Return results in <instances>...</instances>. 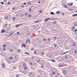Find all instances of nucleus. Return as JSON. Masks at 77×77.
<instances>
[{
    "instance_id": "1",
    "label": "nucleus",
    "mask_w": 77,
    "mask_h": 77,
    "mask_svg": "<svg viewBox=\"0 0 77 77\" xmlns=\"http://www.w3.org/2000/svg\"><path fill=\"white\" fill-rule=\"evenodd\" d=\"M42 21V20H38L34 22V24H36V23H39V22H41Z\"/></svg>"
},
{
    "instance_id": "2",
    "label": "nucleus",
    "mask_w": 77,
    "mask_h": 77,
    "mask_svg": "<svg viewBox=\"0 0 77 77\" xmlns=\"http://www.w3.org/2000/svg\"><path fill=\"white\" fill-rule=\"evenodd\" d=\"M21 46L22 47H24L25 48L26 47V45L24 44V43H23L21 44Z\"/></svg>"
},
{
    "instance_id": "3",
    "label": "nucleus",
    "mask_w": 77,
    "mask_h": 77,
    "mask_svg": "<svg viewBox=\"0 0 77 77\" xmlns=\"http://www.w3.org/2000/svg\"><path fill=\"white\" fill-rule=\"evenodd\" d=\"M2 68H4L6 67V66L5 65V63H3L2 64Z\"/></svg>"
},
{
    "instance_id": "4",
    "label": "nucleus",
    "mask_w": 77,
    "mask_h": 77,
    "mask_svg": "<svg viewBox=\"0 0 77 77\" xmlns=\"http://www.w3.org/2000/svg\"><path fill=\"white\" fill-rule=\"evenodd\" d=\"M49 61H51L52 62H56V60H51V59H49Z\"/></svg>"
},
{
    "instance_id": "5",
    "label": "nucleus",
    "mask_w": 77,
    "mask_h": 77,
    "mask_svg": "<svg viewBox=\"0 0 77 77\" xmlns=\"http://www.w3.org/2000/svg\"><path fill=\"white\" fill-rule=\"evenodd\" d=\"M68 5L70 6H72V5H73V3H69L68 4Z\"/></svg>"
},
{
    "instance_id": "6",
    "label": "nucleus",
    "mask_w": 77,
    "mask_h": 77,
    "mask_svg": "<svg viewBox=\"0 0 77 77\" xmlns=\"http://www.w3.org/2000/svg\"><path fill=\"white\" fill-rule=\"evenodd\" d=\"M48 18L47 19H45L44 20V22H46V21L47 22H48Z\"/></svg>"
},
{
    "instance_id": "7",
    "label": "nucleus",
    "mask_w": 77,
    "mask_h": 77,
    "mask_svg": "<svg viewBox=\"0 0 77 77\" xmlns=\"http://www.w3.org/2000/svg\"><path fill=\"white\" fill-rule=\"evenodd\" d=\"M24 53L25 54H27V55H29L30 54L28 52H25Z\"/></svg>"
},
{
    "instance_id": "8",
    "label": "nucleus",
    "mask_w": 77,
    "mask_h": 77,
    "mask_svg": "<svg viewBox=\"0 0 77 77\" xmlns=\"http://www.w3.org/2000/svg\"><path fill=\"white\" fill-rule=\"evenodd\" d=\"M5 30H3V29H2L1 30V33H5Z\"/></svg>"
},
{
    "instance_id": "9",
    "label": "nucleus",
    "mask_w": 77,
    "mask_h": 77,
    "mask_svg": "<svg viewBox=\"0 0 77 77\" xmlns=\"http://www.w3.org/2000/svg\"><path fill=\"white\" fill-rule=\"evenodd\" d=\"M63 7H64V8H67L68 7L67 6H66L64 4H63Z\"/></svg>"
},
{
    "instance_id": "10",
    "label": "nucleus",
    "mask_w": 77,
    "mask_h": 77,
    "mask_svg": "<svg viewBox=\"0 0 77 77\" xmlns=\"http://www.w3.org/2000/svg\"><path fill=\"white\" fill-rule=\"evenodd\" d=\"M63 7H64V8H67L68 7L67 6H66L64 4H63Z\"/></svg>"
},
{
    "instance_id": "11",
    "label": "nucleus",
    "mask_w": 77,
    "mask_h": 77,
    "mask_svg": "<svg viewBox=\"0 0 77 77\" xmlns=\"http://www.w3.org/2000/svg\"><path fill=\"white\" fill-rule=\"evenodd\" d=\"M29 41H30V39L28 38L27 39V40H26V42H29Z\"/></svg>"
},
{
    "instance_id": "12",
    "label": "nucleus",
    "mask_w": 77,
    "mask_h": 77,
    "mask_svg": "<svg viewBox=\"0 0 77 77\" xmlns=\"http://www.w3.org/2000/svg\"><path fill=\"white\" fill-rule=\"evenodd\" d=\"M50 13L51 14V15H54V12H51Z\"/></svg>"
},
{
    "instance_id": "13",
    "label": "nucleus",
    "mask_w": 77,
    "mask_h": 77,
    "mask_svg": "<svg viewBox=\"0 0 77 77\" xmlns=\"http://www.w3.org/2000/svg\"><path fill=\"white\" fill-rule=\"evenodd\" d=\"M72 16L73 17H76L77 16V14H74L72 15Z\"/></svg>"
},
{
    "instance_id": "14",
    "label": "nucleus",
    "mask_w": 77,
    "mask_h": 77,
    "mask_svg": "<svg viewBox=\"0 0 77 77\" xmlns=\"http://www.w3.org/2000/svg\"><path fill=\"white\" fill-rule=\"evenodd\" d=\"M56 39H57L56 37H54V41H56Z\"/></svg>"
},
{
    "instance_id": "15",
    "label": "nucleus",
    "mask_w": 77,
    "mask_h": 77,
    "mask_svg": "<svg viewBox=\"0 0 77 77\" xmlns=\"http://www.w3.org/2000/svg\"><path fill=\"white\" fill-rule=\"evenodd\" d=\"M75 26H73L72 27V30H74V29H75Z\"/></svg>"
},
{
    "instance_id": "16",
    "label": "nucleus",
    "mask_w": 77,
    "mask_h": 77,
    "mask_svg": "<svg viewBox=\"0 0 77 77\" xmlns=\"http://www.w3.org/2000/svg\"><path fill=\"white\" fill-rule=\"evenodd\" d=\"M68 10H69V11H73V9H68Z\"/></svg>"
},
{
    "instance_id": "17",
    "label": "nucleus",
    "mask_w": 77,
    "mask_h": 77,
    "mask_svg": "<svg viewBox=\"0 0 77 77\" xmlns=\"http://www.w3.org/2000/svg\"><path fill=\"white\" fill-rule=\"evenodd\" d=\"M73 45L74 47H75V45H76V44L75 43H74L73 44Z\"/></svg>"
},
{
    "instance_id": "18",
    "label": "nucleus",
    "mask_w": 77,
    "mask_h": 77,
    "mask_svg": "<svg viewBox=\"0 0 77 77\" xmlns=\"http://www.w3.org/2000/svg\"><path fill=\"white\" fill-rule=\"evenodd\" d=\"M74 25L75 26H77V23H74Z\"/></svg>"
},
{
    "instance_id": "19",
    "label": "nucleus",
    "mask_w": 77,
    "mask_h": 77,
    "mask_svg": "<svg viewBox=\"0 0 77 77\" xmlns=\"http://www.w3.org/2000/svg\"><path fill=\"white\" fill-rule=\"evenodd\" d=\"M0 3H1L2 5H4V2H0Z\"/></svg>"
},
{
    "instance_id": "20",
    "label": "nucleus",
    "mask_w": 77,
    "mask_h": 77,
    "mask_svg": "<svg viewBox=\"0 0 77 77\" xmlns=\"http://www.w3.org/2000/svg\"><path fill=\"white\" fill-rule=\"evenodd\" d=\"M48 20H50V21H52V20H53L52 19H51L50 18H49Z\"/></svg>"
},
{
    "instance_id": "21",
    "label": "nucleus",
    "mask_w": 77,
    "mask_h": 77,
    "mask_svg": "<svg viewBox=\"0 0 77 77\" xmlns=\"http://www.w3.org/2000/svg\"><path fill=\"white\" fill-rule=\"evenodd\" d=\"M53 24H56V21H54V22Z\"/></svg>"
},
{
    "instance_id": "22",
    "label": "nucleus",
    "mask_w": 77,
    "mask_h": 77,
    "mask_svg": "<svg viewBox=\"0 0 77 77\" xmlns=\"http://www.w3.org/2000/svg\"><path fill=\"white\" fill-rule=\"evenodd\" d=\"M54 47H55V48L57 47V45H55L54 46Z\"/></svg>"
},
{
    "instance_id": "23",
    "label": "nucleus",
    "mask_w": 77,
    "mask_h": 77,
    "mask_svg": "<svg viewBox=\"0 0 77 77\" xmlns=\"http://www.w3.org/2000/svg\"><path fill=\"white\" fill-rule=\"evenodd\" d=\"M44 53H45L44 52H42L41 54L42 55H43L44 54Z\"/></svg>"
},
{
    "instance_id": "24",
    "label": "nucleus",
    "mask_w": 77,
    "mask_h": 77,
    "mask_svg": "<svg viewBox=\"0 0 77 77\" xmlns=\"http://www.w3.org/2000/svg\"><path fill=\"white\" fill-rule=\"evenodd\" d=\"M65 59H67L68 58V57L67 56H66V55L65 56Z\"/></svg>"
},
{
    "instance_id": "25",
    "label": "nucleus",
    "mask_w": 77,
    "mask_h": 77,
    "mask_svg": "<svg viewBox=\"0 0 77 77\" xmlns=\"http://www.w3.org/2000/svg\"><path fill=\"white\" fill-rule=\"evenodd\" d=\"M26 66V64L23 63V67H24V66Z\"/></svg>"
},
{
    "instance_id": "26",
    "label": "nucleus",
    "mask_w": 77,
    "mask_h": 77,
    "mask_svg": "<svg viewBox=\"0 0 77 77\" xmlns=\"http://www.w3.org/2000/svg\"><path fill=\"white\" fill-rule=\"evenodd\" d=\"M3 47L4 48L5 47H6V45H3Z\"/></svg>"
},
{
    "instance_id": "27",
    "label": "nucleus",
    "mask_w": 77,
    "mask_h": 77,
    "mask_svg": "<svg viewBox=\"0 0 77 77\" xmlns=\"http://www.w3.org/2000/svg\"><path fill=\"white\" fill-rule=\"evenodd\" d=\"M61 14L62 15H65V14H64L63 13L61 12Z\"/></svg>"
},
{
    "instance_id": "28",
    "label": "nucleus",
    "mask_w": 77,
    "mask_h": 77,
    "mask_svg": "<svg viewBox=\"0 0 77 77\" xmlns=\"http://www.w3.org/2000/svg\"><path fill=\"white\" fill-rule=\"evenodd\" d=\"M34 50V48H32L31 49V51H33Z\"/></svg>"
},
{
    "instance_id": "29",
    "label": "nucleus",
    "mask_w": 77,
    "mask_h": 77,
    "mask_svg": "<svg viewBox=\"0 0 77 77\" xmlns=\"http://www.w3.org/2000/svg\"><path fill=\"white\" fill-rule=\"evenodd\" d=\"M56 14H60V12L59 11H58L56 12Z\"/></svg>"
},
{
    "instance_id": "30",
    "label": "nucleus",
    "mask_w": 77,
    "mask_h": 77,
    "mask_svg": "<svg viewBox=\"0 0 77 77\" xmlns=\"http://www.w3.org/2000/svg\"><path fill=\"white\" fill-rule=\"evenodd\" d=\"M28 5H31V2H28Z\"/></svg>"
},
{
    "instance_id": "31",
    "label": "nucleus",
    "mask_w": 77,
    "mask_h": 77,
    "mask_svg": "<svg viewBox=\"0 0 77 77\" xmlns=\"http://www.w3.org/2000/svg\"><path fill=\"white\" fill-rule=\"evenodd\" d=\"M59 67L60 68H61V67H62V66L61 65H59Z\"/></svg>"
},
{
    "instance_id": "32",
    "label": "nucleus",
    "mask_w": 77,
    "mask_h": 77,
    "mask_svg": "<svg viewBox=\"0 0 77 77\" xmlns=\"http://www.w3.org/2000/svg\"><path fill=\"white\" fill-rule=\"evenodd\" d=\"M21 25H17L16 26V27H18L19 26H21Z\"/></svg>"
},
{
    "instance_id": "33",
    "label": "nucleus",
    "mask_w": 77,
    "mask_h": 77,
    "mask_svg": "<svg viewBox=\"0 0 77 77\" xmlns=\"http://www.w3.org/2000/svg\"><path fill=\"white\" fill-rule=\"evenodd\" d=\"M63 73L64 74H66V71H64L63 72Z\"/></svg>"
},
{
    "instance_id": "34",
    "label": "nucleus",
    "mask_w": 77,
    "mask_h": 77,
    "mask_svg": "<svg viewBox=\"0 0 77 77\" xmlns=\"http://www.w3.org/2000/svg\"><path fill=\"white\" fill-rule=\"evenodd\" d=\"M34 53L35 54H36L37 53V52L36 51H35Z\"/></svg>"
},
{
    "instance_id": "35",
    "label": "nucleus",
    "mask_w": 77,
    "mask_h": 77,
    "mask_svg": "<svg viewBox=\"0 0 77 77\" xmlns=\"http://www.w3.org/2000/svg\"><path fill=\"white\" fill-rule=\"evenodd\" d=\"M17 35H20V32H17Z\"/></svg>"
},
{
    "instance_id": "36",
    "label": "nucleus",
    "mask_w": 77,
    "mask_h": 77,
    "mask_svg": "<svg viewBox=\"0 0 77 77\" xmlns=\"http://www.w3.org/2000/svg\"><path fill=\"white\" fill-rule=\"evenodd\" d=\"M24 69L25 70H26V69H27V67H25L24 68Z\"/></svg>"
},
{
    "instance_id": "37",
    "label": "nucleus",
    "mask_w": 77,
    "mask_h": 77,
    "mask_svg": "<svg viewBox=\"0 0 77 77\" xmlns=\"http://www.w3.org/2000/svg\"><path fill=\"white\" fill-rule=\"evenodd\" d=\"M4 2H5V3H6V2H7V0H5L4 1Z\"/></svg>"
},
{
    "instance_id": "38",
    "label": "nucleus",
    "mask_w": 77,
    "mask_h": 77,
    "mask_svg": "<svg viewBox=\"0 0 77 77\" xmlns=\"http://www.w3.org/2000/svg\"><path fill=\"white\" fill-rule=\"evenodd\" d=\"M13 69H16V67H13Z\"/></svg>"
},
{
    "instance_id": "39",
    "label": "nucleus",
    "mask_w": 77,
    "mask_h": 77,
    "mask_svg": "<svg viewBox=\"0 0 77 77\" xmlns=\"http://www.w3.org/2000/svg\"><path fill=\"white\" fill-rule=\"evenodd\" d=\"M75 53H77V51L76 50H75Z\"/></svg>"
},
{
    "instance_id": "40",
    "label": "nucleus",
    "mask_w": 77,
    "mask_h": 77,
    "mask_svg": "<svg viewBox=\"0 0 77 77\" xmlns=\"http://www.w3.org/2000/svg\"><path fill=\"white\" fill-rule=\"evenodd\" d=\"M66 54V52H65L63 54H62V55H63V54Z\"/></svg>"
},
{
    "instance_id": "41",
    "label": "nucleus",
    "mask_w": 77,
    "mask_h": 77,
    "mask_svg": "<svg viewBox=\"0 0 77 77\" xmlns=\"http://www.w3.org/2000/svg\"><path fill=\"white\" fill-rule=\"evenodd\" d=\"M5 19H8V17H5Z\"/></svg>"
},
{
    "instance_id": "42",
    "label": "nucleus",
    "mask_w": 77,
    "mask_h": 77,
    "mask_svg": "<svg viewBox=\"0 0 77 77\" xmlns=\"http://www.w3.org/2000/svg\"><path fill=\"white\" fill-rule=\"evenodd\" d=\"M15 20V17H13V20Z\"/></svg>"
},
{
    "instance_id": "43",
    "label": "nucleus",
    "mask_w": 77,
    "mask_h": 77,
    "mask_svg": "<svg viewBox=\"0 0 77 77\" xmlns=\"http://www.w3.org/2000/svg\"><path fill=\"white\" fill-rule=\"evenodd\" d=\"M39 13H41L42 12V11H40Z\"/></svg>"
},
{
    "instance_id": "44",
    "label": "nucleus",
    "mask_w": 77,
    "mask_h": 77,
    "mask_svg": "<svg viewBox=\"0 0 77 77\" xmlns=\"http://www.w3.org/2000/svg\"><path fill=\"white\" fill-rule=\"evenodd\" d=\"M10 59H13V58L12 57H10Z\"/></svg>"
},
{
    "instance_id": "45",
    "label": "nucleus",
    "mask_w": 77,
    "mask_h": 77,
    "mask_svg": "<svg viewBox=\"0 0 77 77\" xmlns=\"http://www.w3.org/2000/svg\"><path fill=\"white\" fill-rule=\"evenodd\" d=\"M16 77H19V75H16Z\"/></svg>"
},
{
    "instance_id": "46",
    "label": "nucleus",
    "mask_w": 77,
    "mask_h": 77,
    "mask_svg": "<svg viewBox=\"0 0 77 77\" xmlns=\"http://www.w3.org/2000/svg\"><path fill=\"white\" fill-rule=\"evenodd\" d=\"M18 53H19V52H20V50H18L17 51Z\"/></svg>"
},
{
    "instance_id": "47",
    "label": "nucleus",
    "mask_w": 77,
    "mask_h": 77,
    "mask_svg": "<svg viewBox=\"0 0 77 77\" xmlns=\"http://www.w3.org/2000/svg\"><path fill=\"white\" fill-rule=\"evenodd\" d=\"M29 17H31V15H30V14H29Z\"/></svg>"
},
{
    "instance_id": "48",
    "label": "nucleus",
    "mask_w": 77,
    "mask_h": 77,
    "mask_svg": "<svg viewBox=\"0 0 77 77\" xmlns=\"http://www.w3.org/2000/svg\"><path fill=\"white\" fill-rule=\"evenodd\" d=\"M31 58H32V59H34V57H31Z\"/></svg>"
},
{
    "instance_id": "49",
    "label": "nucleus",
    "mask_w": 77,
    "mask_h": 77,
    "mask_svg": "<svg viewBox=\"0 0 77 77\" xmlns=\"http://www.w3.org/2000/svg\"><path fill=\"white\" fill-rule=\"evenodd\" d=\"M50 40H51V39H50V38H49L48 39V41H50Z\"/></svg>"
},
{
    "instance_id": "50",
    "label": "nucleus",
    "mask_w": 77,
    "mask_h": 77,
    "mask_svg": "<svg viewBox=\"0 0 77 77\" xmlns=\"http://www.w3.org/2000/svg\"><path fill=\"white\" fill-rule=\"evenodd\" d=\"M41 68H44V66H42Z\"/></svg>"
},
{
    "instance_id": "51",
    "label": "nucleus",
    "mask_w": 77,
    "mask_h": 77,
    "mask_svg": "<svg viewBox=\"0 0 77 77\" xmlns=\"http://www.w3.org/2000/svg\"><path fill=\"white\" fill-rule=\"evenodd\" d=\"M53 74H56V73H55V72H53Z\"/></svg>"
},
{
    "instance_id": "52",
    "label": "nucleus",
    "mask_w": 77,
    "mask_h": 77,
    "mask_svg": "<svg viewBox=\"0 0 77 77\" xmlns=\"http://www.w3.org/2000/svg\"><path fill=\"white\" fill-rule=\"evenodd\" d=\"M8 5H11V3L10 2H8Z\"/></svg>"
},
{
    "instance_id": "53",
    "label": "nucleus",
    "mask_w": 77,
    "mask_h": 77,
    "mask_svg": "<svg viewBox=\"0 0 77 77\" xmlns=\"http://www.w3.org/2000/svg\"><path fill=\"white\" fill-rule=\"evenodd\" d=\"M17 56H18L16 55V56H15L14 57V58H15V59H16L17 58V57H17Z\"/></svg>"
},
{
    "instance_id": "54",
    "label": "nucleus",
    "mask_w": 77,
    "mask_h": 77,
    "mask_svg": "<svg viewBox=\"0 0 77 77\" xmlns=\"http://www.w3.org/2000/svg\"><path fill=\"white\" fill-rule=\"evenodd\" d=\"M5 50H6V49H3V51H5Z\"/></svg>"
},
{
    "instance_id": "55",
    "label": "nucleus",
    "mask_w": 77,
    "mask_h": 77,
    "mask_svg": "<svg viewBox=\"0 0 77 77\" xmlns=\"http://www.w3.org/2000/svg\"><path fill=\"white\" fill-rule=\"evenodd\" d=\"M14 32H13L11 33H10V34H11V35H12V34H13V33H14Z\"/></svg>"
},
{
    "instance_id": "56",
    "label": "nucleus",
    "mask_w": 77,
    "mask_h": 77,
    "mask_svg": "<svg viewBox=\"0 0 77 77\" xmlns=\"http://www.w3.org/2000/svg\"><path fill=\"white\" fill-rule=\"evenodd\" d=\"M40 62V60H38V61H37V62L38 63H39V62Z\"/></svg>"
},
{
    "instance_id": "57",
    "label": "nucleus",
    "mask_w": 77,
    "mask_h": 77,
    "mask_svg": "<svg viewBox=\"0 0 77 77\" xmlns=\"http://www.w3.org/2000/svg\"><path fill=\"white\" fill-rule=\"evenodd\" d=\"M75 32H77V29H75Z\"/></svg>"
},
{
    "instance_id": "58",
    "label": "nucleus",
    "mask_w": 77,
    "mask_h": 77,
    "mask_svg": "<svg viewBox=\"0 0 77 77\" xmlns=\"http://www.w3.org/2000/svg\"><path fill=\"white\" fill-rule=\"evenodd\" d=\"M41 3V2H40L39 1H38V3L39 4V3Z\"/></svg>"
},
{
    "instance_id": "59",
    "label": "nucleus",
    "mask_w": 77,
    "mask_h": 77,
    "mask_svg": "<svg viewBox=\"0 0 77 77\" xmlns=\"http://www.w3.org/2000/svg\"><path fill=\"white\" fill-rule=\"evenodd\" d=\"M11 35L10 34L8 36H11Z\"/></svg>"
},
{
    "instance_id": "60",
    "label": "nucleus",
    "mask_w": 77,
    "mask_h": 77,
    "mask_svg": "<svg viewBox=\"0 0 77 77\" xmlns=\"http://www.w3.org/2000/svg\"><path fill=\"white\" fill-rule=\"evenodd\" d=\"M66 53H69V51H67V52H66Z\"/></svg>"
},
{
    "instance_id": "61",
    "label": "nucleus",
    "mask_w": 77,
    "mask_h": 77,
    "mask_svg": "<svg viewBox=\"0 0 77 77\" xmlns=\"http://www.w3.org/2000/svg\"><path fill=\"white\" fill-rule=\"evenodd\" d=\"M24 5H26V3H24Z\"/></svg>"
},
{
    "instance_id": "62",
    "label": "nucleus",
    "mask_w": 77,
    "mask_h": 77,
    "mask_svg": "<svg viewBox=\"0 0 77 77\" xmlns=\"http://www.w3.org/2000/svg\"><path fill=\"white\" fill-rule=\"evenodd\" d=\"M13 10H15V8H13Z\"/></svg>"
},
{
    "instance_id": "63",
    "label": "nucleus",
    "mask_w": 77,
    "mask_h": 77,
    "mask_svg": "<svg viewBox=\"0 0 77 77\" xmlns=\"http://www.w3.org/2000/svg\"><path fill=\"white\" fill-rule=\"evenodd\" d=\"M9 33V32H6V33Z\"/></svg>"
},
{
    "instance_id": "64",
    "label": "nucleus",
    "mask_w": 77,
    "mask_h": 77,
    "mask_svg": "<svg viewBox=\"0 0 77 77\" xmlns=\"http://www.w3.org/2000/svg\"><path fill=\"white\" fill-rule=\"evenodd\" d=\"M22 8H24V6H23H23H22Z\"/></svg>"
}]
</instances>
